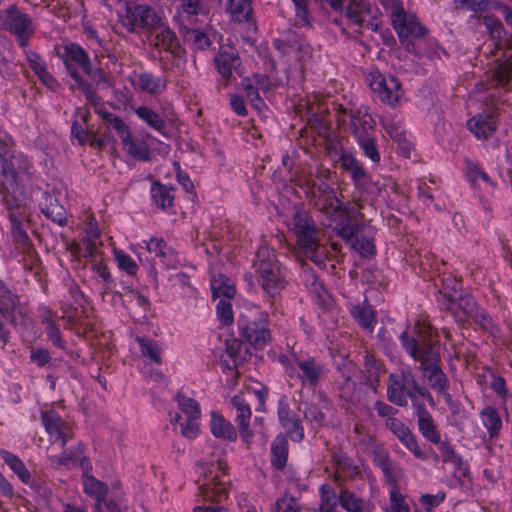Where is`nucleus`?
I'll return each instance as SVG.
<instances>
[{"label": "nucleus", "instance_id": "nucleus-32", "mask_svg": "<svg viewBox=\"0 0 512 512\" xmlns=\"http://www.w3.org/2000/svg\"><path fill=\"white\" fill-rule=\"evenodd\" d=\"M346 16L358 26L370 25L372 13L370 6L364 0H352L346 9Z\"/></svg>", "mask_w": 512, "mask_h": 512}, {"label": "nucleus", "instance_id": "nucleus-35", "mask_svg": "<svg viewBox=\"0 0 512 512\" xmlns=\"http://www.w3.org/2000/svg\"><path fill=\"white\" fill-rule=\"evenodd\" d=\"M211 291L215 298L231 299L236 293L233 281L223 274L211 277Z\"/></svg>", "mask_w": 512, "mask_h": 512}, {"label": "nucleus", "instance_id": "nucleus-37", "mask_svg": "<svg viewBox=\"0 0 512 512\" xmlns=\"http://www.w3.org/2000/svg\"><path fill=\"white\" fill-rule=\"evenodd\" d=\"M288 457V441L285 436L278 435L271 445V462L277 469L286 465Z\"/></svg>", "mask_w": 512, "mask_h": 512}, {"label": "nucleus", "instance_id": "nucleus-29", "mask_svg": "<svg viewBox=\"0 0 512 512\" xmlns=\"http://www.w3.org/2000/svg\"><path fill=\"white\" fill-rule=\"evenodd\" d=\"M210 431L216 438L226 441H235L237 438V432L230 421L214 411L211 412Z\"/></svg>", "mask_w": 512, "mask_h": 512}, {"label": "nucleus", "instance_id": "nucleus-13", "mask_svg": "<svg viewBox=\"0 0 512 512\" xmlns=\"http://www.w3.org/2000/svg\"><path fill=\"white\" fill-rule=\"evenodd\" d=\"M367 82L377 97L391 107H395L404 95L401 83L395 76L372 71L367 76Z\"/></svg>", "mask_w": 512, "mask_h": 512}, {"label": "nucleus", "instance_id": "nucleus-23", "mask_svg": "<svg viewBox=\"0 0 512 512\" xmlns=\"http://www.w3.org/2000/svg\"><path fill=\"white\" fill-rule=\"evenodd\" d=\"M350 124L356 139L369 137V131L375 127L373 117L368 113L367 108H359L350 111Z\"/></svg>", "mask_w": 512, "mask_h": 512}, {"label": "nucleus", "instance_id": "nucleus-39", "mask_svg": "<svg viewBox=\"0 0 512 512\" xmlns=\"http://www.w3.org/2000/svg\"><path fill=\"white\" fill-rule=\"evenodd\" d=\"M482 424L487 429L491 438L496 437L502 428V420L498 411L493 407H485L480 412Z\"/></svg>", "mask_w": 512, "mask_h": 512}, {"label": "nucleus", "instance_id": "nucleus-17", "mask_svg": "<svg viewBox=\"0 0 512 512\" xmlns=\"http://www.w3.org/2000/svg\"><path fill=\"white\" fill-rule=\"evenodd\" d=\"M393 27L399 38L421 37L425 34V28L420 25L418 18L413 14H407L403 9L391 18Z\"/></svg>", "mask_w": 512, "mask_h": 512}, {"label": "nucleus", "instance_id": "nucleus-59", "mask_svg": "<svg viewBox=\"0 0 512 512\" xmlns=\"http://www.w3.org/2000/svg\"><path fill=\"white\" fill-rule=\"evenodd\" d=\"M300 506L297 500L288 495H284L276 502V512H299Z\"/></svg>", "mask_w": 512, "mask_h": 512}, {"label": "nucleus", "instance_id": "nucleus-40", "mask_svg": "<svg viewBox=\"0 0 512 512\" xmlns=\"http://www.w3.org/2000/svg\"><path fill=\"white\" fill-rule=\"evenodd\" d=\"M389 489V506L387 512H411L406 496L402 494L397 486L396 480H391Z\"/></svg>", "mask_w": 512, "mask_h": 512}, {"label": "nucleus", "instance_id": "nucleus-15", "mask_svg": "<svg viewBox=\"0 0 512 512\" xmlns=\"http://www.w3.org/2000/svg\"><path fill=\"white\" fill-rule=\"evenodd\" d=\"M385 425L417 459L426 460L427 456L419 447L416 436L403 421L396 417L388 418Z\"/></svg>", "mask_w": 512, "mask_h": 512}, {"label": "nucleus", "instance_id": "nucleus-12", "mask_svg": "<svg viewBox=\"0 0 512 512\" xmlns=\"http://www.w3.org/2000/svg\"><path fill=\"white\" fill-rule=\"evenodd\" d=\"M162 15L148 5L128 6L120 15V23L130 33L138 29H154L162 21Z\"/></svg>", "mask_w": 512, "mask_h": 512}, {"label": "nucleus", "instance_id": "nucleus-9", "mask_svg": "<svg viewBox=\"0 0 512 512\" xmlns=\"http://www.w3.org/2000/svg\"><path fill=\"white\" fill-rule=\"evenodd\" d=\"M226 462L218 458L211 460L209 465L203 466L204 480L200 485V492L204 500L222 502L228 497L229 480L226 479Z\"/></svg>", "mask_w": 512, "mask_h": 512}, {"label": "nucleus", "instance_id": "nucleus-55", "mask_svg": "<svg viewBox=\"0 0 512 512\" xmlns=\"http://www.w3.org/2000/svg\"><path fill=\"white\" fill-rule=\"evenodd\" d=\"M243 88L246 93V97L255 108L259 109L264 105L259 95L260 90L257 88V86H255L250 78L243 80Z\"/></svg>", "mask_w": 512, "mask_h": 512}, {"label": "nucleus", "instance_id": "nucleus-8", "mask_svg": "<svg viewBox=\"0 0 512 512\" xmlns=\"http://www.w3.org/2000/svg\"><path fill=\"white\" fill-rule=\"evenodd\" d=\"M425 396V392L417 384L409 367L389 375L387 384V398L393 404L404 407L408 399L416 401L417 395Z\"/></svg>", "mask_w": 512, "mask_h": 512}, {"label": "nucleus", "instance_id": "nucleus-36", "mask_svg": "<svg viewBox=\"0 0 512 512\" xmlns=\"http://www.w3.org/2000/svg\"><path fill=\"white\" fill-rule=\"evenodd\" d=\"M338 503L347 512H364L367 508L363 498L343 487L339 491Z\"/></svg>", "mask_w": 512, "mask_h": 512}, {"label": "nucleus", "instance_id": "nucleus-31", "mask_svg": "<svg viewBox=\"0 0 512 512\" xmlns=\"http://www.w3.org/2000/svg\"><path fill=\"white\" fill-rule=\"evenodd\" d=\"M124 152L131 158L139 161H148L150 159V150L144 140L133 137L132 133L127 138L121 140Z\"/></svg>", "mask_w": 512, "mask_h": 512}, {"label": "nucleus", "instance_id": "nucleus-57", "mask_svg": "<svg viewBox=\"0 0 512 512\" xmlns=\"http://www.w3.org/2000/svg\"><path fill=\"white\" fill-rule=\"evenodd\" d=\"M357 141L360 147L363 149L365 156H367L373 162H378L380 160V155L377 150L375 140L371 136L358 139Z\"/></svg>", "mask_w": 512, "mask_h": 512}, {"label": "nucleus", "instance_id": "nucleus-21", "mask_svg": "<svg viewBox=\"0 0 512 512\" xmlns=\"http://www.w3.org/2000/svg\"><path fill=\"white\" fill-rule=\"evenodd\" d=\"M231 404L236 409V422L239 426L240 436L244 442L249 444L253 437L249 427L252 415L249 403L241 395H235L231 399Z\"/></svg>", "mask_w": 512, "mask_h": 512}, {"label": "nucleus", "instance_id": "nucleus-25", "mask_svg": "<svg viewBox=\"0 0 512 512\" xmlns=\"http://www.w3.org/2000/svg\"><path fill=\"white\" fill-rule=\"evenodd\" d=\"M82 485L84 493L94 498L96 501L94 507L95 512L101 511L102 501L108 492V486L88 473L82 476Z\"/></svg>", "mask_w": 512, "mask_h": 512}, {"label": "nucleus", "instance_id": "nucleus-53", "mask_svg": "<svg viewBox=\"0 0 512 512\" xmlns=\"http://www.w3.org/2000/svg\"><path fill=\"white\" fill-rule=\"evenodd\" d=\"M382 125L385 131L397 142L405 140V132L402 127V122L395 119H383Z\"/></svg>", "mask_w": 512, "mask_h": 512}, {"label": "nucleus", "instance_id": "nucleus-61", "mask_svg": "<svg viewBox=\"0 0 512 512\" xmlns=\"http://www.w3.org/2000/svg\"><path fill=\"white\" fill-rule=\"evenodd\" d=\"M27 61L29 62V65L31 69L39 76L41 73H44L45 70H47V66L44 60L41 59V57L35 53V52H27L26 53Z\"/></svg>", "mask_w": 512, "mask_h": 512}, {"label": "nucleus", "instance_id": "nucleus-11", "mask_svg": "<svg viewBox=\"0 0 512 512\" xmlns=\"http://www.w3.org/2000/svg\"><path fill=\"white\" fill-rule=\"evenodd\" d=\"M0 27L14 34L21 47L27 46L28 38L35 31L31 17L16 6L0 11Z\"/></svg>", "mask_w": 512, "mask_h": 512}, {"label": "nucleus", "instance_id": "nucleus-51", "mask_svg": "<svg viewBox=\"0 0 512 512\" xmlns=\"http://www.w3.org/2000/svg\"><path fill=\"white\" fill-rule=\"evenodd\" d=\"M76 253L79 257L90 258L91 260L101 257L96 241L90 237H84L79 242Z\"/></svg>", "mask_w": 512, "mask_h": 512}, {"label": "nucleus", "instance_id": "nucleus-43", "mask_svg": "<svg viewBox=\"0 0 512 512\" xmlns=\"http://www.w3.org/2000/svg\"><path fill=\"white\" fill-rule=\"evenodd\" d=\"M170 422L173 425H179L181 435L188 439H195L200 434L199 419H186L184 423L181 415L175 413L170 415Z\"/></svg>", "mask_w": 512, "mask_h": 512}, {"label": "nucleus", "instance_id": "nucleus-30", "mask_svg": "<svg viewBox=\"0 0 512 512\" xmlns=\"http://www.w3.org/2000/svg\"><path fill=\"white\" fill-rule=\"evenodd\" d=\"M0 456L9 468L18 476L22 483L31 487L35 486V481L32 478L31 473L17 455L7 450H1Z\"/></svg>", "mask_w": 512, "mask_h": 512}, {"label": "nucleus", "instance_id": "nucleus-27", "mask_svg": "<svg viewBox=\"0 0 512 512\" xmlns=\"http://www.w3.org/2000/svg\"><path fill=\"white\" fill-rule=\"evenodd\" d=\"M416 415L418 428L422 436L431 443H438L441 435L431 414L425 409L424 406H417Z\"/></svg>", "mask_w": 512, "mask_h": 512}, {"label": "nucleus", "instance_id": "nucleus-24", "mask_svg": "<svg viewBox=\"0 0 512 512\" xmlns=\"http://www.w3.org/2000/svg\"><path fill=\"white\" fill-rule=\"evenodd\" d=\"M214 62L217 71L222 77L230 78L232 70L239 65V56L233 47L223 46L215 57Z\"/></svg>", "mask_w": 512, "mask_h": 512}, {"label": "nucleus", "instance_id": "nucleus-33", "mask_svg": "<svg viewBox=\"0 0 512 512\" xmlns=\"http://www.w3.org/2000/svg\"><path fill=\"white\" fill-rule=\"evenodd\" d=\"M353 319L364 329L373 331L376 323V313L372 306L364 300L351 307L350 309Z\"/></svg>", "mask_w": 512, "mask_h": 512}, {"label": "nucleus", "instance_id": "nucleus-26", "mask_svg": "<svg viewBox=\"0 0 512 512\" xmlns=\"http://www.w3.org/2000/svg\"><path fill=\"white\" fill-rule=\"evenodd\" d=\"M469 130L478 139H487L496 130V121L490 114H479L468 121Z\"/></svg>", "mask_w": 512, "mask_h": 512}, {"label": "nucleus", "instance_id": "nucleus-19", "mask_svg": "<svg viewBox=\"0 0 512 512\" xmlns=\"http://www.w3.org/2000/svg\"><path fill=\"white\" fill-rule=\"evenodd\" d=\"M278 419L293 441L302 440L304 434L300 417L290 409L284 400H280L278 403Z\"/></svg>", "mask_w": 512, "mask_h": 512}, {"label": "nucleus", "instance_id": "nucleus-63", "mask_svg": "<svg viewBox=\"0 0 512 512\" xmlns=\"http://www.w3.org/2000/svg\"><path fill=\"white\" fill-rule=\"evenodd\" d=\"M338 503V496L336 494H330V497H321L320 512H334L335 507Z\"/></svg>", "mask_w": 512, "mask_h": 512}, {"label": "nucleus", "instance_id": "nucleus-34", "mask_svg": "<svg viewBox=\"0 0 512 512\" xmlns=\"http://www.w3.org/2000/svg\"><path fill=\"white\" fill-rule=\"evenodd\" d=\"M180 32L182 33L184 41L191 45L193 49L205 50L212 44L209 32L206 29L201 30L198 28L185 27L184 29H181Z\"/></svg>", "mask_w": 512, "mask_h": 512}, {"label": "nucleus", "instance_id": "nucleus-41", "mask_svg": "<svg viewBox=\"0 0 512 512\" xmlns=\"http://www.w3.org/2000/svg\"><path fill=\"white\" fill-rule=\"evenodd\" d=\"M150 192L154 204L159 208L165 210L166 208L172 206L174 196L170 187H167L159 182H154L151 186Z\"/></svg>", "mask_w": 512, "mask_h": 512}, {"label": "nucleus", "instance_id": "nucleus-3", "mask_svg": "<svg viewBox=\"0 0 512 512\" xmlns=\"http://www.w3.org/2000/svg\"><path fill=\"white\" fill-rule=\"evenodd\" d=\"M62 59L67 72L74 80L73 87L81 90L87 100L93 102L96 98L95 91L90 83H88L78 72L80 68L85 74L91 75L93 67L88 53L76 43H68L63 46L61 52L58 53Z\"/></svg>", "mask_w": 512, "mask_h": 512}, {"label": "nucleus", "instance_id": "nucleus-16", "mask_svg": "<svg viewBox=\"0 0 512 512\" xmlns=\"http://www.w3.org/2000/svg\"><path fill=\"white\" fill-rule=\"evenodd\" d=\"M5 139L6 138L2 140L5 142V147L0 149V164L3 184L9 188L16 185L18 171L23 168L22 163L25 159L21 155L14 154V152L8 148V143Z\"/></svg>", "mask_w": 512, "mask_h": 512}, {"label": "nucleus", "instance_id": "nucleus-62", "mask_svg": "<svg viewBox=\"0 0 512 512\" xmlns=\"http://www.w3.org/2000/svg\"><path fill=\"white\" fill-rule=\"evenodd\" d=\"M48 339L57 347L64 348L65 342L61 337L60 330L54 325L45 327Z\"/></svg>", "mask_w": 512, "mask_h": 512}, {"label": "nucleus", "instance_id": "nucleus-7", "mask_svg": "<svg viewBox=\"0 0 512 512\" xmlns=\"http://www.w3.org/2000/svg\"><path fill=\"white\" fill-rule=\"evenodd\" d=\"M288 229L294 233L297 244L306 254H311L312 261L319 263L316 250L319 245L318 230L313 219L302 209L295 207L290 219L287 220Z\"/></svg>", "mask_w": 512, "mask_h": 512}, {"label": "nucleus", "instance_id": "nucleus-44", "mask_svg": "<svg viewBox=\"0 0 512 512\" xmlns=\"http://www.w3.org/2000/svg\"><path fill=\"white\" fill-rule=\"evenodd\" d=\"M493 81L498 86L509 87L512 83V58L499 62L493 72Z\"/></svg>", "mask_w": 512, "mask_h": 512}, {"label": "nucleus", "instance_id": "nucleus-4", "mask_svg": "<svg viewBox=\"0 0 512 512\" xmlns=\"http://www.w3.org/2000/svg\"><path fill=\"white\" fill-rule=\"evenodd\" d=\"M457 291L460 283L456 280L447 279L443 284V290L439 291L437 302L441 309L449 311L458 323L465 322L468 318L482 322L486 319L484 311L480 309L474 298L469 295L460 296L458 299L451 296L449 289Z\"/></svg>", "mask_w": 512, "mask_h": 512}, {"label": "nucleus", "instance_id": "nucleus-54", "mask_svg": "<svg viewBox=\"0 0 512 512\" xmlns=\"http://www.w3.org/2000/svg\"><path fill=\"white\" fill-rule=\"evenodd\" d=\"M90 264L91 270L100 281L104 284H111L113 282L111 274L106 264L103 262L102 257L91 260Z\"/></svg>", "mask_w": 512, "mask_h": 512}, {"label": "nucleus", "instance_id": "nucleus-47", "mask_svg": "<svg viewBox=\"0 0 512 512\" xmlns=\"http://www.w3.org/2000/svg\"><path fill=\"white\" fill-rule=\"evenodd\" d=\"M175 400L180 411L185 414L186 419H200L201 411L197 401L181 394H177Z\"/></svg>", "mask_w": 512, "mask_h": 512}, {"label": "nucleus", "instance_id": "nucleus-49", "mask_svg": "<svg viewBox=\"0 0 512 512\" xmlns=\"http://www.w3.org/2000/svg\"><path fill=\"white\" fill-rule=\"evenodd\" d=\"M438 446V450L441 453V458L444 463H452L456 467L461 468L463 465L462 457L455 451L453 445L448 441H441L439 438L438 443H434Z\"/></svg>", "mask_w": 512, "mask_h": 512}, {"label": "nucleus", "instance_id": "nucleus-38", "mask_svg": "<svg viewBox=\"0 0 512 512\" xmlns=\"http://www.w3.org/2000/svg\"><path fill=\"white\" fill-rule=\"evenodd\" d=\"M227 11L237 22L249 21L252 16L251 0H228Z\"/></svg>", "mask_w": 512, "mask_h": 512}, {"label": "nucleus", "instance_id": "nucleus-45", "mask_svg": "<svg viewBox=\"0 0 512 512\" xmlns=\"http://www.w3.org/2000/svg\"><path fill=\"white\" fill-rule=\"evenodd\" d=\"M18 296L0 280V312L9 315L18 306Z\"/></svg>", "mask_w": 512, "mask_h": 512}, {"label": "nucleus", "instance_id": "nucleus-20", "mask_svg": "<svg viewBox=\"0 0 512 512\" xmlns=\"http://www.w3.org/2000/svg\"><path fill=\"white\" fill-rule=\"evenodd\" d=\"M155 29V47L164 50L173 56L180 57L183 50L175 32L166 25L163 20L155 27Z\"/></svg>", "mask_w": 512, "mask_h": 512}, {"label": "nucleus", "instance_id": "nucleus-1", "mask_svg": "<svg viewBox=\"0 0 512 512\" xmlns=\"http://www.w3.org/2000/svg\"><path fill=\"white\" fill-rule=\"evenodd\" d=\"M326 203L320 208L326 216L335 224V231L339 237L359 253L362 257H370L375 254L374 230L370 226L357 223L364 220L361 212L363 206L354 203L351 206L344 205L330 187L324 189Z\"/></svg>", "mask_w": 512, "mask_h": 512}, {"label": "nucleus", "instance_id": "nucleus-50", "mask_svg": "<svg viewBox=\"0 0 512 512\" xmlns=\"http://www.w3.org/2000/svg\"><path fill=\"white\" fill-rule=\"evenodd\" d=\"M102 116L108 126L115 130L120 140L127 138L131 133L129 126L117 115L110 112H103Z\"/></svg>", "mask_w": 512, "mask_h": 512}, {"label": "nucleus", "instance_id": "nucleus-56", "mask_svg": "<svg viewBox=\"0 0 512 512\" xmlns=\"http://www.w3.org/2000/svg\"><path fill=\"white\" fill-rule=\"evenodd\" d=\"M217 316L219 320L223 324H231L233 322V312H232V306L229 302V299H221L219 300L217 306H216Z\"/></svg>", "mask_w": 512, "mask_h": 512}, {"label": "nucleus", "instance_id": "nucleus-60", "mask_svg": "<svg viewBox=\"0 0 512 512\" xmlns=\"http://www.w3.org/2000/svg\"><path fill=\"white\" fill-rule=\"evenodd\" d=\"M10 221H11V227H12V234L14 238L21 243H24L27 241L28 237L23 229L22 226V220L18 218L15 214H10Z\"/></svg>", "mask_w": 512, "mask_h": 512}, {"label": "nucleus", "instance_id": "nucleus-22", "mask_svg": "<svg viewBox=\"0 0 512 512\" xmlns=\"http://www.w3.org/2000/svg\"><path fill=\"white\" fill-rule=\"evenodd\" d=\"M131 83L135 90L150 95H158L166 88L165 79L155 76L150 72L133 73Z\"/></svg>", "mask_w": 512, "mask_h": 512}, {"label": "nucleus", "instance_id": "nucleus-48", "mask_svg": "<svg viewBox=\"0 0 512 512\" xmlns=\"http://www.w3.org/2000/svg\"><path fill=\"white\" fill-rule=\"evenodd\" d=\"M179 9L182 13L185 14L186 19L190 21L192 25L196 23L193 22V18L197 16H205L207 17L208 12L205 7L201 4L200 0H180Z\"/></svg>", "mask_w": 512, "mask_h": 512}, {"label": "nucleus", "instance_id": "nucleus-10", "mask_svg": "<svg viewBox=\"0 0 512 512\" xmlns=\"http://www.w3.org/2000/svg\"><path fill=\"white\" fill-rule=\"evenodd\" d=\"M269 316L258 306H253L249 315L241 314L238 319L240 334L255 348H263L271 338L268 329Z\"/></svg>", "mask_w": 512, "mask_h": 512}, {"label": "nucleus", "instance_id": "nucleus-14", "mask_svg": "<svg viewBox=\"0 0 512 512\" xmlns=\"http://www.w3.org/2000/svg\"><path fill=\"white\" fill-rule=\"evenodd\" d=\"M41 420L51 440L53 442L60 441L61 447H64L72 438L73 432L70 423L64 421L56 411L42 412Z\"/></svg>", "mask_w": 512, "mask_h": 512}, {"label": "nucleus", "instance_id": "nucleus-46", "mask_svg": "<svg viewBox=\"0 0 512 512\" xmlns=\"http://www.w3.org/2000/svg\"><path fill=\"white\" fill-rule=\"evenodd\" d=\"M141 353L156 364L162 363L161 348L158 343L146 337H137Z\"/></svg>", "mask_w": 512, "mask_h": 512}, {"label": "nucleus", "instance_id": "nucleus-2", "mask_svg": "<svg viewBox=\"0 0 512 512\" xmlns=\"http://www.w3.org/2000/svg\"><path fill=\"white\" fill-rule=\"evenodd\" d=\"M431 328L425 322H416L414 327L400 335V341L406 352L421 363V369L428 372V382L432 389L441 394L447 403L451 402L448 393L449 381L437 365L439 360L438 346L431 342Z\"/></svg>", "mask_w": 512, "mask_h": 512}, {"label": "nucleus", "instance_id": "nucleus-6", "mask_svg": "<svg viewBox=\"0 0 512 512\" xmlns=\"http://www.w3.org/2000/svg\"><path fill=\"white\" fill-rule=\"evenodd\" d=\"M276 360L283 366L285 373L291 379L300 381L303 387H315L324 372V365L311 356H299L294 352L281 353Z\"/></svg>", "mask_w": 512, "mask_h": 512}, {"label": "nucleus", "instance_id": "nucleus-18", "mask_svg": "<svg viewBox=\"0 0 512 512\" xmlns=\"http://www.w3.org/2000/svg\"><path fill=\"white\" fill-rule=\"evenodd\" d=\"M142 244L148 252L159 257L166 268L176 269L180 265L176 251L168 246L163 238L152 237L149 240H143Z\"/></svg>", "mask_w": 512, "mask_h": 512}, {"label": "nucleus", "instance_id": "nucleus-5", "mask_svg": "<svg viewBox=\"0 0 512 512\" xmlns=\"http://www.w3.org/2000/svg\"><path fill=\"white\" fill-rule=\"evenodd\" d=\"M254 266L262 289L269 297L275 298L285 287L284 275L275 251L266 246L260 247Z\"/></svg>", "mask_w": 512, "mask_h": 512}, {"label": "nucleus", "instance_id": "nucleus-58", "mask_svg": "<svg viewBox=\"0 0 512 512\" xmlns=\"http://www.w3.org/2000/svg\"><path fill=\"white\" fill-rule=\"evenodd\" d=\"M446 498V494L442 491H439L436 494H422L419 498V501L422 505L425 506L427 512H429L432 508L439 506L442 502H444Z\"/></svg>", "mask_w": 512, "mask_h": 512}, {"label": "nucleus", "instance_id": "nucleus-42", "mask_svg": "<svg viewBox=\"0 0 512 512\" xmlns=\"http://www.w3.org/2000/svg\"><path fill=\"white\" fill-rule=\"evenodd\" d=\"M339 161L341 167L350 173L354 181L358 182L366 176L364 168L352 154L343 151Z\"/></svg>", "mask_w": 512, "mask_h": 512}, {"label": "nucleus", "instance_id": "nucleus-64", "mask_svg": "<svg viewBox=\"0 0 512 512\" xmlns=\"http://www.w3.org/2000/svg\"><path fill=\"white\" fill-rule=\"evenodd\" d=\"M30 358L38 366L42 367V366L46 365L50 361L51 356H50L48 350H46V349H38V350H35V351L31 352Z\"/></svg>", "mask_w": 512, "mask_h": 512}, {"label": "nucleus", "instance_id": "nucleus-52", "mask_svg": "<svg viewBox=\"0 0 512 512\" xmlns=\"http://www.w3.org/2000/svg\"><path fill=\"white\" fill-rule=\"evenodd\" d=\"M113 255L119 269L129 275H135L137 273L138 265L130 255L119 249H114Z\"/></svg>", "mask_w": 512, "mask_h": 512}, {"label": "nucleus", "instance_id": "nucleus-28", "mask_svg": "<svg viewBox=\"0 0 512 512\" xmlns=\"http://www.w3.org/2000/svg\"><path fill=\"white\" fill-rule=\"evenodd\" d=\"M135 115L148 127L161 135H166V124L164 118L152 108L140 105L133 108Z\"/></svg>", "mask_w": 512, "mask_h": 512}]
</instances>
